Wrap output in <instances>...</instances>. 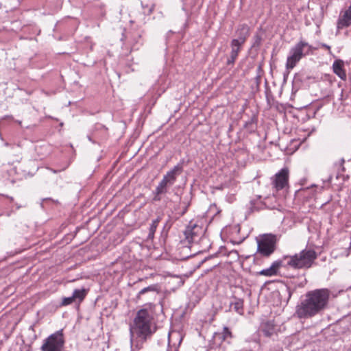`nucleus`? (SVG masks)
Wrapping results in <instances>:
<instances>
[{
	"instance_id": "obj_45",
	"label": "nucleus",
	"mask_w": 351,
	"mask_h": 351,
	"mask_svg": "<svg viewBox=\"0 0 351 351\" xmlns=\"http://www.w3.org/2000/svg\"><path fill=\"white\" fill-rule=\"evenodd\" d=\"M286 77H287V75L285 74L284 75V80H286Z\"/></svg>"
},
{
	"instance_id": "obj_20",
	"label": "nucleus",
	"mask_w": 351,
	"mask_h": 351,
	"mask_svg": "<svg viewBox=\"0 0 351 351\" xmlns=\"http://www.w3.org/2000/svg\"><path fill=\"white\" fill-rule=\"evenodd\" d=\"M233 300L230 302V307L233 306L235 312L240 315L243 314V299L232 296Z\"/></svg>"
},
{
	"instance_id": "obj_7",
	"label": "nucleus",
	"mask_w": 351,
	"mask_h": 351,
	"mask_svg": "<svg viewBox=\"0 0 351 351\" xmlns=\"http://www.w3.org/2000/svg\"><path fill=\"white\" fill-rule=\"evenodd\" d=\"M65 343L62 330H59L43 340L41 351H62Z\"/></svg>"
},
{
	"instance_id": "obj_44",
	"label": "nucleus",
	"mask_w": 351,
	"mask_h": 351,
	"mask_svg": "<svg viewBox=\"0 0 351 351\" xmlns=\"http://www.w3.org/2000/svg\"><path fill=\"white\" fill-rule=\"evenodd\" d=\"M217 189L221 190L222 189V186H218L216 188Z\"/></svg>"
},
{
	"instance_id": "obj_22",
	"label": "nucleus",
	"mask_w": 351,
	"mask_h": 351,
	"mask_svg": "<svg viewBox=\"0 0 351 351\" xmlns=\"http://www.w3.org/2000/svg\"><path fill=\"white\" fill-rule=\"evenodd\" d=\"M87 294V290L82 289H76L73 292V298L75 300H78L79 302H82L86 297Z\"/></svg>"
},
{
	"instance_id": "obj_23",
	"label": "nucleus",
	"mask_w": 351,
	"mask_h": 351,
	"mask_svg": "<svg viewBox=\"0 0 351 351\" xmlns=\"http://www.w3.org/2000/svg\"><path fill=\"white\" fill-rule=\"evenodd\" d=\"M285 261L286 260L283 259V257H282V259H279V260L274 261L269 267L277 275L279 268H280L282 267H289L288 266H286V263L285 262Z\"/></svg>"
},
{
	"instance_id": "obj_27",
	"label": "nucleus",
	"mask_w": 351,
	"mask_h": 351,
	"mask_svg": "<svg viewBox=\"0 0 351 351\" xmlns=\"http://www.w3.org/2000/svg\"><path fill=\"white\" fill-rule=\"evenodd\" d=\"M287 282H292L293 285H295L296 287L302 288L305 286L306 283V280L304 279L303 281H298V279L293 278L289 280H287Z\"/></svg>"
},
{
	"instance_id": "obj_3",
	"label": "nucleus",
	"mask_w": 351,
	"mask_h": 351,
	"mask_svg": "<svg viewBox=\"0 0 351 351\" xmlns=\"http://www.w3.org/2000/svg\"><path fill=\"white\" fill-rule=\"evenodd\" d=\"M186 164L187 162L182 158L163 176L162 179L153 191L154 197L152 200L154 202L161 201L162 195L168 193L169 189L175 184L178 177L182 173L184 167Z\"/></svg>"
},
{
	"instance_id": "obj_13",
	"label": "nucleus",
	"mask_w": 351,
	"mask_h": 351,
	"mask_svg": "<svg viewBox=\"0 0 351 351\" xmlns=\"http://www.w3.org/2000/svg\"><path fill=\"white\" fill-rule=\"evenodd\" d=\"M160 292V285L158 284H153L140 290L136 295L138 300H142V298L145 295L146 299H151L156 298V295Z\"/></svg>"
},
{
	"instance_id": "obj_36",
	"label": "nucleus",
	"mask_w": 351,
	"mask_h": 351,
	"mask_svg": "<svg viewBox=\"0 0 351 351\" xmlns=\"http://www.w3.org/2000/svg\"><path fill=\"white\" fill-rule=\"evenodd\" d=\"M236 59L230 56L226 62L227 65H233L235 62Z\"/></svg>"
},
{
	"instance_id": "obj_8",
	"label": "nucleus",
	"mask_w": 351,
	"mask_h": 351,
	"mask_svg": "<svg viewBox=\"0 0 351 351\" xmlns=\"http://www.w3.org/2000/svg\"><path fill=\"white\" fill-rule=\"evenodd\" d=\"M204 232L205 230L202 226L190 221L183 233L185 237V239L191 243L199 241Z\"/></svg>"
},
{
	"instance_id": "obj_32",
	"label": "nucleus",
	"mask_w": 351,
	"mask_h": 351,
	"mask_svg": "<svg viewBox=\"0 0 351 351\" xmlns=\"http://www.w3.org/2000/svg\"><path fill=\"white\" fill-rule=\"evenodd\" d=\"M221 332L223 333V335H225L226 339H228V338L231 339L233 337L232 332L230 331L229 328L227 327V326H224L223 328V331Z\"/></svg>"
},
{
	"instance_id": "obj_31",
	"label": "nucleus",
	"mask_w": 351,
	"mask_h": 351,
	"mask_svg": "<svg viewBox=\"0 0 351 351\" xmlns=\"http://www.w3.org/2000/svg\"><path fill=\"white\" fill-rule=\"evenodd\" d=\"M213 338L215 339L219 340V343L221 344L222 342L226 340V338L222 332H215L213 335Z\"/></svg>"
},
{
	"instance_id": "obj_28",
	"label": "nucleus",
	"mask_w": 351,
	"mask_h": 351,
	"mask_svg": "<svg viewBox=\"0 0 351 351\" xmlns=\"http://www.w3.org/2000/svg\"><path fill=\"white\" fill-rule=\"evenodd\" d=\"M258 274L265 276H273L276 275L270 267L262 269L261 271L258 272Z\"/></svg>"
},
{
	"instance_id": "obj_38",
	"label": "nucleus",
	"mask_w": 351,
	"mask_h": 351,
	"mask_svg": "<svg viewBox=\"0 0 351 351\" xmlns=\"http://www.w3.org/2000/svg\"><path fill=\"white\" fill-rule=\"evenodd\" d=\"M261 74H257V75L255 77L256 82L258 86L259 85V84L261 82Z\"/></svg>"
},
{
	"instance_id": "obj_43",
	"label": "nucleus",
	"mask_w": 351,
	"mask_h": 351,
	"mask_svg": "<svg viewBox=\"0 0 351 351\" xmlns=\"http://www.w3.org/2000/svg\"><path fill=\"white\" fill-rule=\"evenodd\" d=\"M88 140H89L90 141H91V142H93V143H94V141L92 140V138H91V137H90V136H88Z\"/></svg>"
},
{
	"instance_id": "obj_14",
	"label": "nucleus",
	"mask_w": 351,
	"mask_h": 351,
	"mask_svg": "<svg viewBox=\"0 0 351 351\" xmlns=\"http://www.w3.org/2000/svg\"><path fill=\"white\" fill-rule=\"evenodd\" d=\"M264 34V31L261 27L258 28L256 32L254 33L252 38V45L250 47L251 51H254L255 53H257L261 45L263 40V35Z\"/></svg>"
},
{
	"instance_id": "obj_41",
	"label": "nucleus",
	"mask_w": 351,
	"mask_h": 351,
	"mask_svg": "<svg viewBox=\"0 0 351 351\" xmlns=\"http://www.w3.org/2000/svg\"><path fill=\"white\" fill-rule=\"evenodd\" d=\"M263 73V69L261 65H259L257 68V74H261Z\"/></svg>"
},
{
	"instance_id": "obj_6",
	"label": "nucleus",
	"mask_w": 351,
	"mask_h": 351,
	"mask_svg": "<svg viewBox=\"0 0 351 351\" xmlns=\"http://www.w3.org/2000/svg\"><path fill=\"white\" fill-rule=\"evenodd\" d=\"M277 243L276 235L272 234H265L257 240V252L254 255V261L258 260L259 257H269L276 250Z\"/></svg>"
},
{
	"instance_id": "obj_40",
	"label": "nucleus",
	"mask_w": 351,
	"mask_h": 351,
	"mask_svg": "<svg viewBox=\"0 0 351 351\" xmlns=\"http://www.w3.org/2000/svg\"><path fill=\"white\" fill-rule=\"evenodd\" d=\"M265 86H266V97H267V99L268 100L269 97H268L267 92L269 91V88L268 86V84H267V80L265 81Z\"/></svg>"
},
{
	"instance_id": "obj_33",
	"label": "nucleus",
	"mask_w": 351,
	"mask_h": 351,
	"mask_svg": "<svg viewBox=\"0 0 351 351\" xmlns=\"http://www.w3.org/2000/svg\"><path fill=\"white\" fill-rule=\"evenodd\" d=\"M344 163H345V160L343 158H341L339 161V163L338 165L339 166V171L341 170V171L343 173L346 171V169L344 167Z\"/></svg>"
},
{
	"instance_id": "obj_29",
	"label": "nucleus",
	"mask_w": 351,
	"mask_h": 351,
	"mask_svg": "<svg viewBox=\"0 0 351 351\" xmlns=\"http://www.w3.org/2000/svg\"><path fill=\"white\" fill-rule=\"evenodd\" d=\"M141 5L144 10V13L147 14V15L150 14L154 10V5L153 4H144L143 2H141Z\"/></svg>"
},
{
	"instance_id": "obj_11",
	"label": "nucleus",
	"mask_w": 351,
	"mask_h": 351,
	"mask_svg": "<svg viewBox=\"0 0 351 351\" xmlns=\"http://www.w3.org/2000/svg\"><path fill=\"white\" fill-rule=\"evenodd\" d=\"M125 29H124L123 32L122 33L121 41L123 43V44H125V42L128 40V45L130 47V51L133 49H138V45H142L143 43L141 42V34L139 32H132L130 34V36H128L127 34L125 33Z\"/></svg>"
},
{
	"instance_id": "obj_2",
	"label": "nucleus",
	"mask_w": 351,
	"mask_h": 351,
	"mask_svg": "<svg viewBox=\"0 0 351 351\" xmlns=\"http://www.w3.org/2000/svg\"><path fill=\"white\" fill-rule=\"evenodd\" d=\"M156 305L148 302L144 304V308L138 311L134 319V324L131 327V332L135 333L136 336L143 341H146L156 331V329H152V315L148 311H153Z\"/></svg>"
},
{
	"instance_id": "obj_37",
	"label": "nucleus",
	"mask_w": 351,
	"mask_h": 351,
	"mask_svg": "<svg viewBox=\"0 0 351 351\" xmlns=\"http://www.w3.org/2000/svg\"><path fill=\"white\" fill-rule=\"evenodd\" d=\"M219 254V252H217L215 253L214 254L210 255V256H208V257L205 258L202 261V263H203V262H204V261H206V260H208V259H210V258H213V257H216V256H217V255H218Z\"/></svg>"
},
{
	"instance_id": "obj_39",
	"label": "nucleus",
	"mask_w": 351,
	"mask_h": 351,
	"mask_svg": "<svg viewBox=\"0 0 351 351\" xmlns=\"http://www.w3.org/2000/svg\"><path fill=\"white\" fill-rule=\"evenodd\" d=\"M43 201H51L53 202H54L55 204H59V202L58 200H53V199H51V197H47V198H45L43 199Z\"/></svg>"
},
{
	"instance_id": "obj_16",
	"label": "nucleus",
	"mask_w": 351,
	"mask_h": 351,
	"mask_svg": "<svg viewBox=\"0 0 351 351\" xmlns=\"http://www.w3.org/2000/svg\"><path fill=\"white\" fill-rule=\"evenodd\" d=\"M333 72L342 80H346V73L344 69V62L342 60H335L332 64Z\"/></svg>"
},
{
	"instance_id": "obj_24",
	"label": "nucleus",
	"mask_w": 351,
	"mask_h": 351,
	"mask_svg": "<svg viewBox=\"0 0 351 351\" xmlns=\"http://www.w3.org/2000/svg\"><path fill=\"white\" fill-rule=\"evenodd\" d=\"M245 44V42L243 40H239L236 38H233L230 42V47L232 49L237 50L241 51L243 45Z\"/></svg>"
},
{
	"instance_id": "obj_4",
	"label": "nucleus",
	"mask_w": 351,
	"mask_h": 351,
	"mask_svg": "<svg viewBox=\"0 0 351 351\" xmlns=\"http://www.w3.org/2000/svg\"><path fill=\"white\" fill-rule=\"evenodd\" d=\"M317 257L318 254L313 249L306 247L293 255H284L283 259L287 260L286 266L291 269H308L315 264Z\"/></svg>"
},
{
	"instance_id": "obj_12",
	"label": "nucleus",
	"mask_w": 351,
	"mask_h": 351,
	"mask_svg": "<svg viewBox=\"0 0 351 351\" xmlns=\"http://www.w3.org/2000/svg\"><path fill=\"white\" fill-rule=\"evenodd\" d=\"M317 81L316 77L311 75L310 73L306 71H301L295 73L293 77V83L299 86H309Z\"/></svg>"
},
{
	"instance_id": "obj_10",
	"label": "nucleus",
	"mask_w": 351,
	"mask_h": 351,
	"mask_svg": "<svg viewBox=\"0 0 351 351\" xmlns=\"http://www.w3.org/2000/svg\"><path fill=\"white\" fill-rule=\"evenodd\" d=\"M276 199L275 197H266L265 201L261 200V196L257 195L256 198L252 199L250 202V212L260 211L263 209H275L276 206L269 204V202L272 199Z\"/></svg>"
},
{
	"instance_id": "obj_5",
	"label": "nucleus",
	"mask_w": 351,
	"mask_h": 351,
	"mask_svg": "<svg viewBox=\"0 0 351 351\" xmlns=\"http://www.w3.org/2000/svg\"><path fill=\"white\" fill-rule=\"evenodd\" d=\"M317 49L318 47H314L304 40H300L290 49L286 62L287 69H293L303 57L312 54Z\"/></svg>"
},
{
	"instance_id": "obj_21",
	"label": "nucleus",
	"mask_w": 351,
	"mask_h": 351,
	"mask_svg": "<svg viewBox=\"0 0 351 351\" xmlns=\"http://www.w3.org/2000/svg\"><path fill=\"white\" fill-rule=\"evenodd\" d=\"M161 220V217L160 216L157 217L156 219L152 221V223L150 224L149 228V234L147 238L149 239H152L154 237L155 232L157 229V227L158 226V224Z\"/></svg>"
},
{
	"instance_id": "obj_19",
	"label": "nucleus",
	"mask_w": 351,
	"mask_h": 351,
	"mask_svg": "<svg viewBox=\"0 0 351 351\" xmlns=\"http://www.w3.org/2000/svg\"><path fill=\"white\" fill-rule=\"evenodd\" d=\"M350 25H351V14L345 11L344 14L338 19L337 26L338 29H343Z\"/></svg>"
},
{
	"instance_id": "obj_25",
	"label": "nucleus",
	"mask_w": 351,
	"mask_h": 351,
	"mask_svg": "<svg viewBox=\"0 0 351 351\" xmlns=\"http://www.w3.org/2000/svg\"><path fill=\"white\" fill-rule=\"evenodd\" d=\"M191 195L186 196L183 198V199H181L180 204L184 205L181 215H184L187 212L188 208L191 205Z\"/></svg>"
},
{
	"instance_id": "obj_26",
	"label": "nucleus",
	"mask_w": 351,
	"mask_h": 351,
	"mask_svg": "<svg viewBox=\"0 0 351 351\" xmlns=\"http://www.w3.org/2000/svg\"><path fill=\"white\" fill-rule=\"evenodd\" d=\"M286 289L288 293V298L287 300V303L289 302V300L291 299L292 295L293 293L296 291V289L298 287H296L295 285H293L292 282H286Z\"/></svg>"
},
{
	"instance_id": "obj_9",
	"label": "nucleus",
	"mask_w": 351,
	"mask_h": 351,
	"mask_svg": "<svg viewBox=\"0 0 351 351\" xmlns=\"http://www.w3.org/2000/svg\"><path fill=\"white\" fill-rule=\"evenodd\" d=\"M289 171L287 167L281 169L276 173L274 179L272 181L274 187L280 191L288 186Z\"/></svg>"
},
{
	"instance_id": "obj_1",
	"label": "nucleus",
	"mask_w": 351,
	"mask_h": 351,
	"mask_svg": "<svg viewBox=\"0 0 351 351\" xmlns=\"http://www.w3.org/2000/svg\"><path fill=\"white\" fill-rule=\"evenodd\" d=\"M330 291L327 288L307 291L295 306V315L299 319H310L322 315L328 308Z\"/></svg>"
},
{
	"instance_id": "obj_42",
	"label": "nucleus",
	"mask_w": 351,
	"mask_h": 351,
	"mask_svg": "<svg viewBox=\"0 0 351 351\" xmlns=\"http://www.w3.org/2000/svg\"><path fill=\"white\" fill-rule=\"evenodd\" d=\"M171 346H170V343L169 342V343H168V348H167V351H171Z\"/></svg>"
},
{
	"instance_id": "obj_35",
	"label": "nucleus",
	"mask_w": 351,
	"mask_h": 351,
	"mask_svg": "<svg viewBox=\"0 0 351 351\" xmlns=\"http://www.w3.org/2000/svg\"><path fill=\"white\" fill-rule=\"evenodd\" d=\"M319 47L323 48V49H326L328 51V52L330 53H331V48H330V46L328 45L327 44H325V43H319Z\"/></svg>"
},
{
	"instance_id": "obj_34",
	"label": "nucleus",
	"mask_w": 351,
	"mask_h": 351,
	"mask_svg": "<svg viewBox=\"0 0 351 351\" xmlns=\"http://www.w3.org/2000/svg\"><path fill=\"white\" fill-rule=\"evenodd\" d=\"M240 51H237V50H234V49H231V51H230V56L235 58L237 60L238 56H239V53Z\"/></svg>"
},
{
	"instance_id": "obj_30",
	"label": "nucleus",
	"mask_w": 351,
	"mask_h": 351,
	"mask_svg": "<svg viewBox=\"0 0 351 351\" xmlns=\"http://www.w3.org/2000/svg\"><path fill=\"white\" fill-rule=\"evenodd\" d=\"M75 301V299L73 298V296L67 297V298H63L62 301L61 302V306H67L71 304H72Z\"/></svg>"
},
{
	"instance_id": "obj_18",
	"label": "nucleus",
	"mask_w": 351,
	"mask_h": 351,
	"mask_svg": "<svg viewBox=\"0 0 351 351\" xmlns=\"http://www.w3.org/2000/svg\"><path fill=\"white\" fill-rule=\"evenodd\" d=\"M261 330L267 337H270L275 332V324L273 321H267L261 325Z\"/></svg>"
},
{
	"instance_id": "obj_15",
	"label": "nucleus",
	"mask_w": 351,
	"mask_h": 351,
	"mask_svg": "<svg viewBox=\"0 0 351 351\" xmlns=\"http://www.w3.org/2000/svg\"><path fill=\"white\" fill-rule=\"evenodd\" d=\"M250 35V27L247 24L242 23L238 25L235 30V36H237L236 39L243 40L245 43Z\"/></svg>"
},
{
	"instance_id": "obj_17",
	"label": "nucleus",
	"mask_w": 351,
	"mask_h": 351,
	"mask_svg": "<svg viewBox=\"0 0 351 351\" xmlns=\"http://www.w3.org/2000/svg\"><path fill=\"white\" fill-rule=\"evenodd\" d=\"M258 116L253 113L249 120L245 122L243 128L250 134L254 133L257 130Z\"/></svg>"
}]
</instances>
